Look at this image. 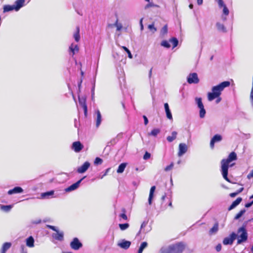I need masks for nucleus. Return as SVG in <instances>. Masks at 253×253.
<instances>
[{
    "mask_svg": "<svg viewBox=\"0 0 253 253\" xmlns=\"http://www.w3.org/2000/svg\"><path fill=\"white\" fill-rule=\"evenodd\" d=\"M41 222H42L41 219H38V220H36L34 221L33 222V223L36 224H38L41 223Z\"/></svg>",
    "mask_w": 253,
    "mask_h": 253,
    "instance_id": "338daca9",
    "label": "nucleus"
},
{
    "mask_svg": "<svg viewBox=\"0 0 253 253\" xmlns=\"http://www.w3.org/2000/svg\"><path fill=\"white\" fill-rule=\"evenodd\" d=\"M117 141L116 138H113L108 143L107 146H109L110 145H114L116 143Z\"/></svg>",
    "mask_w": 253,
    "mask_h": 253,
    "instance_id": "6e6d98bb",
    "label": "nucleus"
},
{
    "mask_svg": "<svg viewBox=\"0 0 253 253\" xmlns=\"http://www.w3.org/2000/svg\"><path fill=\"white\" fill-rule=\"evenodd\" d=\"M215 0V1H216L217 2L219 8H222L223 6L226 5L223 0Z\"/></svg>",
    "mask_w": 253,
    "mask_h": 253,
    "instance_id": "49530a36",
    "label": "nucleus"
},
{
    "mask_svg": "<svg viewBox=\"0 0 253 253\" xmlns=\"http://www.w3.org/2000/svg\"><path fill=\"white\" fill-rule=\"evenodd\" d=\"M169 42L172 43L173 48L176 47L178 44V40L175 37H172L170 39Z\"/></svg>",
    "mask_w": 253,
    "mask_h": 253,
    "instance_id": "473e14b6",
    "label": "nucleus"
},
{
    "mask_svg": "<svg viewBox=\"0 0 253 253\" xmlns=\"http://www.w3.org/2000/svg\"><path fill=\"white\" fill-rule=\"evenodd\" d=\"M122 211L124 212L123 213H122L120 215V216L121 217H122L123 219L124 220H127V215H126V214L125 213V212H126V210L125 209H123L122 210Z\"/></svg>",
    "mask_w": 253,
    "mask_h": 253,
    "instance_id": "8fccbe9b",
    "label": "nucleus"
},
{
    "mask_svg": "<svg viewBox=\"0 0 253 253\" xmlns=\"http://www.w3.org/2000/svg\"><path fill=\"white\" fill-rule=\"evenodd\" d=\"M122 48L124 49L125 51H126V52L128 54V57L131 59L132 58L133 56H132V54L131 53V52L128 49V48H127L126 47V46H122Z\"/></svg>",
    "mask_w": 253,
    "mask_h": 253,
    "instance_id": "c03bdc74",
    "label": "nucleus"
},
{
    "mask_svg": "<svg viewBox=\"0 0 253 253\" xmlns=\"http://www.w3.org/2000/svg\"><path fill=\"white\" fill-rule=\"evenodd\" d=\"M90 163L88 162H84L81 167L77 169V172L79 173L85 172L90 167Z\"/></svg>",
    "mask_w": 253,
    "mask_h": 253,
    "instance_id": "4468645a",
    "label": "nucleus"
},
{
    "mask_svg": "<svg viewBox=\"0 0 253 253\" xmlns=\"http://www.w3.org/2000/svg\"><path fill=\"white\" fill-rule=\"evenodd\" d=\"M253 177V169L248 174L247 178L250 179Z\"/></svg>",
    "mask_w": 253,
    "mask_h": 253,
    "instance_id": "e2e57ef3",
    "label": "nucleus"
},
{
    "mask_svg": "<svg viewBox=\"0 0 253 253\" xmlns=\"http://www.w3.org/2000/svg\"><path fill=\"white\" fill-rule=\"evenodd\" d=\"M82 82H83V79H81L80 81L78 83V88L79 89H80V88H81Z\"/></svg>",
    "mask_w": 253,
    "mask_h": 253,
    "instance_id": "69168bd1",
    "label": "nucleus"
},
{
    "mask_svg": "<svg viewBox=\"0 0 253 253\" xmlns=\"http://www.w3.org/2000/svg\"><path fill=\"white\" fill-rule=\"evenodd\" d=\"M151 157V154L147 151H146L144 155H143V159L147 160L149 159Z\"/></svg>",
    "mask_w": 253,
    "mask_h": 253,
    "instance_id": "3c124183",
    "label": "nucleus"
},
{
    "mask_svg": "<svg viewBox=\"0 0 253 253\" xmlns=\"http://www.w3.org/2000/svg\"><path fill=\"white\" fill-rule=\"evenodd\" d=\"M83 244L78 238H74L70 243L71 248L74 250H78L82 247Z\"/></svg>",
    "mask_w": 253,
    "mask_h": 253,
    "instance_id": "1a4fd4ad",
    "label": "nucleus"
},
{
    "mask_svg": "<svg viewBox=\"0 0 253 253\" xmlns=\"http://www.w3.org/2000/svg\"><path fill=\"white\" fill-rule=\"evenodd\" d=\"M164 108L167 118L170 120H172V116L168 103H164Z\"/></svg>",
    "mask_w": 253,
    "mask_h": 253,
    "instance_id": "f3484780",
    "label": "nucleus"
},
{
    "mask_svg": "<svg viewBox=\"0 0 253 253\" xmlns=\"http://www.w3.org/2000/svg\"><path fill=\"white\" fill-rule=\"evenodd\" d=\"M218 229V224L217 223H216L214 224L213 227L210 229V234H213L215 233Z\"/></svg>",
    "mask_w": 253,
    "mask_h": 253,
    "instance_id": "4c0bfd02",
    "label": "nucleus"
},
{
    "mask_svg": "<svg viewBox=\"0 0 253 253\" xmlns=\"http://www.w3.org/2000/svg\"><path fill=\"white\" fill-rule=\"evenodd\" d=\"M195 101H196V104L197 105V106L199 108H202L204 106L203 104V102H202V98L196 97Z\"/></svg>",
    "mask_w": 253,
    "mask_h": 253,
    "instance_id": "e433bc0d",
    "label": "nucleus"
},
{
    "mask_svg": "<svg viewBox=\"0 0 253 253\" xmlns=\"http://www.w3.org/2000/svg\"><path fill=\"white\" fill-rule=\"evenodd\" d=\"M95 113L96 114V127H98L102 122V116L101 113L99 110H97L95 111Z\"/></svg>",
    "mask_w": 253,
    "mask_h": 253,
    "instance_id": "4be33fe9",
    "label": "nucleus"
},
{
    "mask_svg": "<svg viewBox=\"0 0 253 253\" xmlns=\"http://www.w3.org/2000/svg\"><path fill=\"white\" fill-rule=\"evenodd\" d=\"M148 28L152 31L153 33H154L157 31V29L155 27L154 24H149L148 26Z\"/></svg>",
    "mask_w": 253,
    "mask_h": 253,
    "instance_id": "a18cd8bd",
    "label": "nucleus"
},
{
    "mask_svg": "<svg viewBox=\"0 0 253 253\" xmlns=\"http://www.w3.org/2000/svg\"><path fill=\"white\" fill-rule=\"evenodd\" d=\"M13 206L11 205H0V210L5 212H9L12 209Z\"/></svg>",
    "mask_w": 253,
    "mask_h": 253,
    "instance_id": "393cba45",
    "label": "nucleus"
},
{
    "mask_svg": "<svg viewBox=\"0 0 253 253\" xmlns=\"http://www.w3.org/2000/svg\"><path fill=\"white\" fill-rule=\"evenodd\" d=\"M237 195H238L236 192H233V193H231L229 194V196L232 197V198H233V197H236Z\"/></svg>",
    "mask_w": 253,
    "mask_h": 253,
    "instance_id": "0e129e2a",
    "label": "nucleus"
},
{
    "mask_svg": "<svg viewBox=\"0 0 253 253\" xmlns=\"http://www.w3.org/2000/svg\"><path fill=\"white\" fill-rule=\"evenodd\" d=\"M56 233H53L52 234V237L58 241H62L64 239V233L63 232H59L58 230L57 231H56Z\"/></svg>",
    "mask_w": 253,
    "mask_h": 253,
    "instance_id": "a211bd4d",
    "label": "nucleus"
},
{
    "mask_svg": "<svg viewBox=\"0 0 253 253\" xmlns=\"http://www.w3.org/2000/svg\"><path fill=\"white\" fill-rule=\"evenodd\" d=\"M131 245V242L125 239L122 240L118 243V246L124 250H127Z\"/></svg>",
    "mask_w": 253,
    "mask_h": 253,
    "instance_id": "ddd939ff",
    "label": "nucleus"
},
{
    "mask_svg": "<svg viewBox=\"0 0 253 253\" xmlns=\"http://www.w3.org/2000/svg\"><path fill=\"white\" fill-rule=\"evenodd\" d=\"M242 198L241 197L237 198L234 201L232 202L231 205L228 207V210L229 211L235 209L237 206H238L241 202L242 201Z\"/></svg>",
    "mask_w": 253,
    "mask_h": 253,
    "instance_id": "2eb2a0df",
    "label": "nucleus"
},
{
    "mask_svg": "<svg viewBox=\"0 0 253 253\" xmlns=\"http://www.w3.org/2000/svg\"><path fill=\"white\" fill-rule=\"evenodd\" d=\"M71 148L75 152L79 153L84 148V145L80 141H77L72 143Z\"/></svg>",
    "mask_w": 253,
    "mask_h": 253,
    "instance_id": "9d476101",
    "label": "nucleus"
},
{
    "mask_svg": "<svg viewBox=\"0 0 253 253\" xmlns=\"http://www.w3.org/2000/svg\"><path fill=\"white\" fill-rule=\"evenodd\" d=\"M173 167V163H171V164L167 166L165 168V170L166 171H168L169 170H170Z\"/></svg>",
    "mask_w": 253,
    "mask_h": 253,
    "instance_id": "603ef678",
    "label": "nucleus"
},
{
    "mask_svg": "<svg viewBox=\"0 0 253 253\" xmlns=\"http://www.w3.org/2000/svg\"><path fill=\"white\" fill-rule=\"evenodd\" d=\"M230 84V83L229 81H224L216 85L212 86L211 92H209L208 93L209 101H212L216 98L220 96L222 91H223L225 87H228Z\"/></svg>",
    "mask_w": 253,
    "mask_h": 253,
    "instance_id": "f03ea898",
    "label": "nucleus"
},
{
    "mask_svg": "<svg viewBox=\"0 0 253 253\" xmlns=\"http://www.w3.org/2000/svg\"><path fill=\"white\" fill-rule=\"evenodd\" d=\"M221 245L220 244H218L215 247V250H216L217 252H220L221 250Z\"/></svg>",
    "mask_w": 253,
    "mask_h": 253,
    "instance_id": "bf43d9fd",
    "label": "nucleus"
},
{
    "mask_svg": "<svg viewBox=\"0 0 253 253\" xmlns=\"http://www.w3.org/2000/svg\"><path fill=\"white\" fill-rule=\"evenodd\" d=\"M199 116L201 118H204L205 117V115L206 113V111L205 109L204 108V106L199 108Z\"/></svg>",
    "mask_w": 253,
    "mask_h": 253,
    "instance_id": "58836bf2",
    "label": "nucleus"
},
{
    "mask_svg": "<svg viewBox=\"0 0 253 253\" xmlns=\"http://www.w3.org/2000/svg\"><path fill=\"white\" fill-rule=\"evenodd\" d=\"M246 210L245 209H242L234 217V220H238L241 218L246 212Z\"/></svg>",
    "mask_w": 253,
    "mask_h": 253,
    "instance_id": "f704fd0d",
    "label": "nucleus"
},
{
    "mask_svg": "<svg viewBox=\"0 0 253 253\" xmlns=\"http://www.w3.org/2000/svg\"><path fill=\"white\" fill-rule=\"evenodd\" d=\"M103 162V160L99 158L96 157L94 161V164L95 165H101Z\"/></svg>",
    "mask_w": 253,
    "mask_h": 253,
    "instance_id": "37998d69",
    "label": "nucleus"
},
{
    "mask_svg": "<svg viewBox=\"0 0 253 253\" xmlns=\"http://www.w3.org/2000/svg\"><path fill=\"white\" fill-rule=\"evenodd\" d=\"M188 150V147L186 144L181 143L179 144L178 156L181 157L186 153Z\"/></svg>",
    "mask_w": 253,
    "mask_h": 253,
    "instance_id": "f8f14e48",
    "label": "nucleus"
},
{
    "mask_svg": "<svg viewBox=\"0 0 253 253\" xmlns=\"http://www.w3.org/2000/svg\"><path fill=\"white\" fill-rule=\"evenodd\" d=\"M129 224L128 223H121L119 224V226L121 230H125L129 227Z\"/></svg>",
    "mask_w": 253,
    "mask_h": 253,
    "instance_id": "79ce46f5",
    "label": "nucleus"
},
{
    "mask_svg": "<svg viewBox=\"0 0 253 253\" xmlns=\"http://www.w3.org/2000/svg\"><path fill=\"white\" fill-rule=\"evenodd\" d=\"M160 131L161 130L159 128H154L150 133H148V135L156 137L160 132Z\"/></svg>",
    "mask_w": 253,
    "mask_h": 253,
    "instance_id": "c9c22d12",
    "label": "nucleus"
},
{
    "mask_svg": "<svg viewBox=\"0 0 253 253\" xmlns=\"http://www.w3.org/2000/svg\"><path fill=\"white\" fill-rule=\"evenodd\" d=\"M127 165V163H121L118 167V168L117 170V172L118 173H122L124 172L125 168H126V166Z\"/></svg>",
    "mask_w": 253,
    "mask_h": 253,
    "instance_id": "c756f323",
    "label": "nucleus"
},
{
    "mask_svg": "<svg viewBox=\"0 0 253 253\" xmlns=\"http://www.w3.org/2000/svg\"><path fill=\"white\" fill-rule=\"evenodd\" d=\"M79 105L83 108L85 117L87 115V107L86 105V98L84 96H78Z\"/></svg>",
    "mask_w": 253,
    "mask_h": 253,
    "instance_id": "423d86ee",
    "label": "nucleus"
},
{
    "mask_svg": "<svg viewBox=\"0 0 253 253\" xmlns=\"http://www.w3.org/2000/svg\"><path fill=\"white\" fill-rule=\"evenodd\" d=\"M200 80L196 73H190L187 77V82L189 84H197Z\"/></svg>",
    "mask_w": 253,
    "mask_h": 253,
    "instance_id": "39448f33",
    "label": "nucleus"
},
{
    "mask_svg": "<svg viewBox=\"0 0 253 253\" xmlns=\"http://www.w3.org/2000/svg\"><path fill=\"white\" fill-rule=\"evenodd\" d=\"M253 205V204L251 201L250 202L246 203L245 205V208H250Z\"/></svg>",
    "mask_w": 253,
    "mask_h": 253,
    "instance_id": "052dcab7",
    "label": "nucleus"
},
{
    "mask_svg": "<svg viewBox=\"0 0 253 253\" xmlns=\"http://www.w3.org/2000/svg\"><path fill=\"white\" fill-rule=\"evenodd\" d=\"M237 235L235 232H232L228 237L224 238L223 244L224 245H231L233 244L234 241L237 238Z\"/></svg>",
    "mask_w": 253,
    "mask_h": 253,
    "instance_id": "0eeeda50",
    "label": "nucleus"
},
{
    "mask_svg": "<svg viewBox=\"0 0 253 253\" xmlns=\"http://www.w3.org/2000/svg\"><path fill=\"white\" fill-rule=\"evenodd\" d=\"M74 38L75 41L77 42H78L80 40V28L79 27H77V31L74 34Z\"/></svg>",
    "mask_w": 253,
    "mask_h": 253,
    "instance_id": "72a5a7b5",
    "label": "nucleus"
},
{
    "mask_svg": "<svg viewBox=\"0 0 253 253\" xmlns=\"http://www.w3.org/2000/svg\"><path fill=\"white\" fill-rule=\"evenodd\" d=\"M222 139V136L219 134H215L211 139L210 147L213 149L215 143L220 142Z\"/></svg>",
    "mask_w": 253,
    "mask_h": 253,
    "instance_id": "9b49d317",
    "label": "nucleus"
},
{
    "mask_svg": "<svg viewBox=\"0 0 253 253\" xmlns=\"http://www.w3.org/2000/svg\"><path fill=\"white\" fill-rule=\"evenodd\" d=\"M160 253H172L170 246L168 247H162L160 251Z\"/></svg>",
    "mask_w": 253,
    "mask_h": 253,
    "instance_id": "2f4dec72",
    "label": "nucleus"
},
{
    "mask_svg": "<svg viewBox=\"0 0 253 253\" xmlns=\"http://www.w3.org/2000/svg\"><path fill=\"white\" fill-rule=\"evenodd\" d=\"M46 226L47 228H48L49 229H51L52 230L54 231H57L58 229L54 226L50 225H46Z\"/></svg>",
    "mask_w": 253,
    "mask_h": 253,
    "instance_id": "5fc2aeb1",
    "label": "nucleus"
},
{
    "mask_svg": "<svg viewBox=\"0 0 253 253\" xmlns=\"http://www.w3.org/2000/svg\"><path fill=\"white\" fill-rule=\"evenodd\" d=\"M54 193V190H50L45 192L42 193L41 196L42 199H49L53 196Z\"/></svg>",
    "mask_w": 253,
    "mask_h": 253,
    "instance_id": "412c9836",
    "label": "nucleus"
},
{
    "mask_svg": "<svg viewBox=\"0 0 253 253\" xmlns=\"http://www.w3.org/2000/svg\"><path fill=\"white\" fill-rule=\"evenodd\" d=\"M143 119H144V124L145 126L147 125L148 123H149V121H148V119L147 118V117L145 116V115H143L142 116Z\"/></svg>",
    "mask_w": 253,
    "mask_h": 253,
    "instance_id": "4d7b16f0",
    "label": "nucleus"
},
{
    "mask_svg": "<svg viewBox=\"0 0 253 253\" xmlns=\"http://www.w3.org/2000/svg\"><path fill=\"white\" fill-rule=\"evenodd\" d=\"M156 190V186H153L151 187L149 192V195L148 198V204L151 205L152 203V201L154 198V192Z\"/></svg>",
    "mask_w": 253,
    "mask_h": 253,
    "instance_id": "6ab92c4d",
    "label": "nucleus"
},
{
    "mask_svg": "<svg viewBox=\"0 0 253 253\" xmlns=\"http://www.w3.org/2000/svg\"><path fill=\"white\" fill-rule=\"evenodd\" d=\"M143 18H141L139 21V24H140V30L142 31L144 29V26H143Z\"/></svg>",
    "mask_w": 253,
    "mask_h": 253,
    "instance_id": "13d9d810",
    "label": "nucleus"
},
{
    "mask_svg": "<svg viewBox=\"0 0 253 253\" xmlns=\"http://www.w3.org/2000/svg\"><path fill=\"white\" fill-rule=\"evenodd\" d=\"M118 21V20L117 19L115 23V25L117 27V30L120 31L122 28V25L121 24H119Z\"/></svg>",
    "mask_w": 253,
    "mask_h": 253,
    "instance_id": "864d4df0",
    "label": "nucleus"
},
{
    "mask_svg": "<svg viewBox=\"0 0 253 253\" xmlns=\"http://www.w3.org/2000/svg\"><path fill=\"white\" fill-rule=\"evenodd\" d=\"M244 190V187H241L240 188V189H239L237 191V193L238 194H240V193H241Z\"/></svg>",
    "mask_w": 253,
    "mask_h": 253,
    "instance_id": "774afa93",
    "label": "nucleus"
},
{
    "mask_svg": "<svg viewBox=\"0 0 253 253\" xmlns=\"http://www.w3.org/2000/svg\"><path fill=\"white\" fill-rule=\"evenodd\" d=\"M12 244L10 242H5L2 246L1 249L0 253H6V251L10 248Z\"/></svg>",
    "mask_w": 253,
    "mask_h": 253,
    "instance_id": "b1692460",
    "label": "nucleus"
},
{
    "mask_svg": "<svg viewBox=\"0 0 253 253\" xmlns=\"http://www.w3.org/2000/svg\"><path fill=\"white\" fill-rule=\"evenodd\" d=\"M3 12H9V11H12L13 10L16 11V8L15 7L14 4H13V5H5L3 6Z\"/></svg>",
    "mask_w": 253,
    "mask_h": 253,
    "instance_id": "cd10ccee",
    "label": "nucleus"
},
{
    "mask_svg": "<svg viewBox=\"0 0 253 253\" xmlns=\"http://www.w3.org/2000/svg\"><path fill=\"white\" fill-rule=\"evenodd\" d=\"M161 45L167 48H169L170 47V43L167 40H163L161 43Z\"/></svg>",
    "mask_w": 253,
    "mask_h": 253,
    "instance_id": "ea45409f",
    "label": "nucleus"
},
{
    "mask_svg": "<svg viewBox=\"0 0 253 253\" xmlns=\"http://www.w3.org/2000/svg\"><path fill=\"white\" fill-rule=\"evenodd\" d=\"M86 177V176H84L82 178H81L80 179H79L78 181H77L76 182L72 184V185H71L70 186H68V187H67L65 189V191L66 192H71V191H73L74 190H75L76 189H77L80 186V185L81 183V182L83 181V179H84Z\"/></svg>",
    "mask_w": 253,
    "mask_h": 253,
    "instance_id": "6e6552de",
    "label": "nucleus"
},
{
    "mask_svg": "<svg viewBox=\"0 0 253 253\" xmlns=\"http://www.w3.org/2000/svg\"><path fill=\"white\" fill-rule=\"evenodd\" d=\"M148 222L143 221L141 225L140 229L141 230H143V229L147 225Z\"/></svg>",
    "mask_w": 253,
    "mask_h": 253,
    "instance_id": "680f3d73",
    "label": "nucleus"
},
{
    "mask_svg": "<svg viewBox=\"0 0 253 253\" xmlns=\"http://www.w3.org/2000/svg\"><path fill=\"white\" fill-rule=\"evenodd\" d=\"M23 192V189L20 186L14 187L13 189L9 190L7 193L8 195L14 194L21 193Z\"/></svg>",
    "mask_w": 253,
    "mask_h": 253,
    "instance_id": "dca6fc26",
    "label": "nucleus"
},
{
    "mask_svg": "<svg viewBox=\"0 0 253 253\" xmlns=\"http://www.w3.org/2000/svg\"><path fill=\"white\" fill-rule=\"evenodd\" d=\"M158 6L156 4H155L154 3H153L152 2H149V3L148 4H147L145 7H144V8L145 9H147L148 8H149V7H157Z\"/></svg>",
    "mask_w": 253,
    "mask_h": 253,
    "instance_id": "de8ad7c7",
    "label": "nucleus"
},
{
    "mask_svg": "<svg viewBox=\"0 0 253 253\" xmlns=\"http://www.w3.org/2000/svg\"><path fill=\"white\" fill-rule=\"evenodd\" d=\"M172 253H182L185 246L182 242H179L175 244L169 245Z\"/></svg>",
    "mask_w": 253,
    "mask_h": 253,
    "instance_id": "20e7f679",
    "label": "nucleus"
},
{
    "mask_svg": "<svg viewBox=\"0 0 253 253\" xmlns=\"http://www.w3.org/2000/svg\"><path fill=\"white\" fill-rule=\"evenodd\" d=\"M216 27L218 31L222 33L227 32L226 28L223 24H221L220 22H217L216 23Z\"/></svg>",
    "mask_w": 253,
    "mask_h": 253,
    "instance_id": "a878e982",
    "label": "nucleus"
},
{
    "mask_svg": "<svg viewBox=\"0 0 253 253\" xmlns=\"http://www.w3.org/2000/svg\"><path fill=\"white\" fill-rule=\"evenodd\" d=\"M148 246V243L146 242H143L141 243L139 247L137 253H142L143 250Z\"/></svg>",
    "mask_w": 253,
    "mask_h": 253,
    "instance_id": "7c9ffc66",
    "label": "nucleus"
},
{
    "mask_svg": "<svg viewBox=\"0 0 253 253\" xmlns=\"http://www.w3.org/2000/svg\"><path fill=\"white\" fill-rule=\"evenodd\" d=\"M25 0H17L13 4L15 8L16 11H18L21 8L24 6V2Z\"/></svg>",
    "mask_w": 253,
    "mask_h": 253,
    "instance_id": "aec40b11",
    "label": "nucleus"
},
{
    "mask_svg": "<svg viewBox=\"0 0 253 253\" xmlns=\"http://www.w3.org/2000/svg\"><path fill=\"white\" fill-rule=\"evenodd\" d=\"M237 159V156L236 153L235 152H232L229 154L227 159H222L221 161V174L223 178L229 182H231L230 180L228 177L229 164Z\"/></svg>",
    "mask_w": 253,
    "mask_h": 253,
    "instance_id": "f257e3e1",
    "label": "nucleus"
},
{
    "mask_svg": "<svg viewBox=\"0 0 253 253\" xmlns=\"http://www.w3.org/2000/svg\"><path fill=\"white\" fill-rule=\"evenodd\" d=\"M223 14L227 16L229 13V10L226 5L223 6Z\"/></svg>",
    "mask_w": 253,
    "mask_h": 253,
    "instance_id": "09e8293b",
    "label": "nucleus"
},
{
    "mask_svg": "<svg viewBox=\"0 0 253 253\" xmlns=\"http://www.w3.org/2000/svg\"><path fill=\"white\" fill-rule=\"evenodd\" d=\"M35 240L33 236H30L26 239V246L30 248L34 247Z\"/></svg>",
    "mask_w": 253,
    "mask_h": 253,
    "instance_id": "5701e85b",
    "label": "nucleus"
},
{
    "mask_svg": "<svg viewBox=\"0 0 253 253\" xmlns=\"http://www.w3.org/2000/svg\"><path fill=\"white\" fill-rule=\"evenodd\" d=\"M177 134V132L176 131H172L171 133V136H167V140L169 142H172L174 140H175L176 139Z\"/></svg>",
    "mask_w": 253,
    "mask_h": 253,
    "instance_id": "c85d7f7f",
    "label": "nucleus"
},
{
    "mask_svg": "<svg viewBox=\"0 0 253 253\" xmlns=\"http://www.w3.org/2000/svg\"><path fill=\"white\" fill-rule=\"evenodd\" d=\"M247 221L245 222L242 226L237 230V244H241L248 240V235L246 229Z\"/></svg>",
    "mask_w": 253,
    "mask_h": 253,
    "instance_id": "7ed1b4c3",
    "label": "nucleus"
},
{
    "mask_svg": "<svg viewBox=\"0 0 253 253\" xmlns=\"http://www.w3.org/2000/svg\"><path fill=\"white\" fill-rule=\"evenodd\" d=\"M69 50L72 53V56H73L76 52L79 51V48L77 44L74 45L73 43H72L69 46Z\"/></svg>",
    "mask_w": 253,
    "mask_h": 253,
    "instance_id": "bb28decb",
    "label": "nucleus"
},
{
    "mask_svg": "<svg viewBox=\"0 0 253 253\" xmlns=\"http://www.w3.org/2000/svg\"><path fill=\"white\" fill-rule=\"evenodd\" d=\"M168 33V26L167 25H165L162 28L160 32V34L161 36H164L166 34Z\"/></svg>",
    "mask_w": 253,
    "mask_h": 253,
    "instance_id": "a19ab883",
    "label": "nucleus"
}]
</instances>
